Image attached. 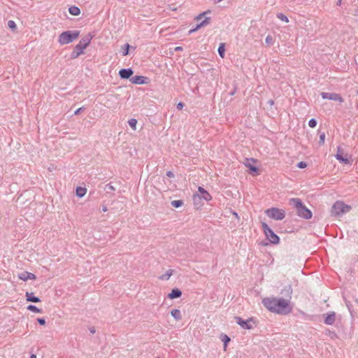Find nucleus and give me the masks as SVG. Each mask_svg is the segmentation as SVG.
Returning <instances> with one entry per match:
<instances>
[{
	"instance_id": "nucleus-33",
	"label": "nucleus",
	"mask_w": 358,
	"mask_h": 358,
	"mask_svg": "<svg viewBox=\"0 0 358 358\" xmlns=\"http://www.w3.org/2000/svg\"><path fill=\"white\" fill-rule=\"evenodd\" d=\"M265 42L267 45H271L273 43V37L271 35H268L266 37Z\"/></svg>"
},
{
	"instance_id": "nucleus-2",
	"label": "nucleus",
	"mask_w": 358,
	"mask_h": 358,
	"mask_svg": "<svg viewBox=\"0 0 358 358\" xmlns=\"http://www.w3.org/2000/svg\"><path fill=\"white\" fill-rule=\"evenodd\" d=\"M92 38L93 35L90 33L83 37L80 42L75 46L71 54V57L72 59H76L83 54V50L89 45Z\"/></svg>"
},
{
	"instance_id": "nucleus-23",
	"label": "nucleus",
	"mask_w": 358,
	"mask_h": 358,
	"mask_svg": "<svg viewBox=\"0 0 358 358\" xmlns=\"http://www.w3.org/2000/svg\"><path fill=\"white\" fill-rule=\"evenodd\" d=\"M86 189L84 188V187H78L76 188V195L79 197V198H81L83 196H85V194H86Z\"/></svg>"
},
{
	"instance_id": "nucleus-12",
	"label": "nucleus",
	"mask_w": 358,
	"mask_h": 358,
	"mask_svg": "<svg viewBox=\"0 0 358 358\" xmlns=\"http://www.w3.org/2000/svg\"><path fill=\"white\" fill-rule=\"evenodd\" d=\"M134 73L131 69H122L119 71V76L122 79H129Z\"/></svg>"
},
{
	"instance_id": "nucleus-14",
	"label": "nucleus",
	"mask_w": 358,
	"mask_h": 358,
	"mask_svg": "<svg viewBox=\"0 0 358 358\" xmlns=\"http://www.w3.org/2000/svg\"><path fill=\"white\" fill-rule=\"evenodd\" d=\"M18 278L20 280L26 281L27 280H35L36 278V276L35 274H34L32 273H29L28 271H24V272L18 274Z\"/></svg>"
},
{
	"instance_id": "nucleus-1",
	"label": "nucleus",
	"mask_w": 358,
	"mask_h": 358,
	"mask_svg": "<svg viewBox=\"0 0 358 358\" xmlns=\"http://www.w3.org/2000/svg\"><path fill=\"white\" fill-rule=\"evenodd\" d=\"M262 303L267 310L278 315H286L292 311L289 299L268 297L262 299Z\"/></svg>"
},
{
	"instance_id": "nucleus-25",
	"label": "nucleus",
	"mask_w": 358,
	"mask_h": 358,
	"mask_svg": "<svg viewBox=\"0 0 358 358\" xmlns=\"http://www.w3.org/2000/svg\"><path fill=\"white\" fill-rule=\"evenodd\" d=\"M27 308V310H29L31 312H34V313H42L41 309L38 308L36 306H34V305H29Z\"/></svg>"
},
{
	"instance_id": "nucleus-36",
	"label": "nucleus",
	"mask_w": 358,
	"mask_h": 358,
	"mask_svg": "<svg viewBox=\"0 0 358 358\" xmlns=\"http://www.w3.org/2000/svg\"><path fill=\"white\" fill-rule=\"evenodd\" d=\"M308 125L311 128H314L317 125V120L314 118H312L308 122Z\"/></svg>"
},
{
	"instance_id": "nucleus-9",
	"label": "nucleus",
	"mask_w": 358,
	"mask_h": 358,
	"mask_svg": "<svg viewBox=\"0 0 358 358\" xmlns=\"http://www.w3.org/2000/svg\"><path fill=\"white\" fill-rule=\"evenodd\" d=\"M235 320H236V322L243 329H252V325L251 324L252 319L244 320L241 317L236 316V317H235Z\"/></svg>"
},
{
	"instance_id": "nucleus-19",
	"label": "nucleus",
	"mask_w": 358,
	"mask_h": 358,
	"mask_svg": "<svg viewBox=\"0 0 358 358\" xmlns=\"http://www.w3.org/2000/svg\"><path fill=\"white\" fill-rule=\"evenodd\" d=\"M289 203L294 206L297 210L303 205L301 200L299 198L291 199Z\"/></svg>"
},
{
	"instance_id": "nucleus-45",
	"label": "nucleus",
	"mask_w": 358,
	"mask_h": 358,
	"mask_svg": "<svg viewBox=\"0 0 358 358\" xmlns=\"http://www.w3.org/2000/svg\"><path fill=\"white\" fill-rule=\"evenodd\" d=\"M102 210L103 212H106L108 210V208L106 206H102Z\"/></svg>"
},
{
	"instance_id": "nucleus-34",
	"label": "nucleus",
	"mask_w": 358,
	"mask_h": 358,
	"mask_svg": "<svg viewBox=\"0 0 358 358\" xmlns=\"http://www.w3.org/2000/svg\"><path fill=\"white\" fill-rule=\"evenodd\" d=\"M8 27L12 30H15L16 29V24L13 20H9L8 22Z\"/></svg>"
},
{
	"instance_id": "nucleus-43",
	"label": "nucleus",
	"mask_w": 358,
	"mask_h": 358,
	"mask_svg": "<svg viewBox=\"0 0 358 358\" xmlns=\"http://www.w3.org/2000/svg\"><path fill=\"white\" fill-rule=\"evenodd\" d=\"M182 48L181 46H177L175 48V51H176V52L182 51Z\"/></svg>"
},
{
	"instance_id": "nucleus-32",
	"label": "nucleus",
	"mask_w": 358,
	"mask_h": 358,
	"mask_svg": "<svg viewBox=\"0 0 358 358\" xmlns=\"http://www.w3.org/2000/svg\"><path fill=\"white\" fill-rule=\"evenodd\" d=\"M319 134H320L319 143H320V145H323L324 143L325 133L319 131Z\"/></svg>"
},
{
	"instance_id": "nucleus-21",
	"label": "nucleus",
	"mask_w": 358,
	"mask_h": 358,
	"mask_svg": "<svg viewBox=\"0 0 358 358\" xmlns=\"http://www.w3.org/2000/svg\"><path fill=\"white\" fill-rule=\"evenodd\" d=\"M69 12L71 15L77 16L80 13V10L76 6H72L69 8Z\"/></svg>"
},
{
	"instance_id": "nucleus-35",
	"label": "nucleus",
	"mask_w": 358,
	"mask_h": 358,
	"mask_svg": "<svg viewBox=\"0 0 358 358\" xmlns=\"http://www.w3.org/2000/svg\"><path fill=\"white\" fill-rule=\"evenodd\" d=\"M115 187L110 183L106 185V190L108 194L110 193V192L115 191Z\"/></svg>"
},
{
	"instance_id": "nucleus-4",
	"label": "nucleus",
	"mask_w": 358,
	"mask_h": 358,
	"mask_svg": "<svg viewBox=\"0 0 358 358\" xmlns=\"http://www.w3.org/2000/svg\"><path fill=\"white\" fill-rule=\"evenodd\" d=\"M351 210V206L344 203L343 201H336L331 208V215L334 216H341L348 213Z\"/></svg>"
},
{
	"instance_id": "nucleus-20",
	"label": "nucleus",
	"mask_w": 358,
	"mask_h": 358,
	"mask_svg": "<svg viewBox=\"0 0 358 358\" xmlns=\"http://www.w3.org/2000/svg\"><path fill=\"white\" fill-rule=\"evenodd\" d=\"M26 299L27 301L34 303H38L41 301V299L38 296H35L33 292H27Z\"/></svg>"
},
{
	"instance_id": "nucleus-10",
	"label": "nucleus",
	"mask_w": 358,
	"mask_h": 358,
	"mask_svg": "<svg viewBox=\"0 0 358 358\" xmlns=\"http://www.w3.org/2000/svg\"><path fill=\"white\" fill-rule=\"evenodd\" d=\"M297 214L299 217H303L304 219H310L312 217L311 211L307 208L304 205H303L298 210Z\"/></svg>"
},
{
	"instance_id": "nucleus-16",
	"label": "nucleus",
	"mask_w": 358,
	"mask_h": 358,
	"mask_svg": "<svg viewBox=\"0 0 358 358\" xmlns=\"http://www.w3.org/2000/svg\"><path fill=\"white\" fill-rule=\"evenodd\" d=\"M335 157H336V159L338 160L340 162H342L345 164H350V160L347 157H343L342 155V154L341 153L340 147H338L337 153L335 155Z\"/></svg>"
},
{
	"instance_id": "nucleus-27",
	"label": "nucleus",
	"mask_w": 358,
	"mask_h": 358,
	"mask_svg": "<svg viewBox=\"0 0 358 358\" xmlns=\"http://www.w3.org/2000/svg\"><path fill=\"white\" fill-rule=\"evenodd\" d=\"M171 204L174 208H179L183 205V201L182 200H174L171 201Z\"/></svg>"
},
{
	"instance_id": "nucleus-30",
	"label": "nucleus",
	"mask_w": 358,
	"mask_h": 358,
	"mask_svg": "<svg viewBox=\"0 0 358 358\" xmlns=\"http://www.w3.org/2000/svg\"><path fill=\"white\" fill-rule=\"evenodd\" d=\"M128 124L134 130H136V124H137V120L136 119L131 118V119L129 120Z\"/></svg>"
},
{
	"instance_id": "nucleus-38",
	"label": "nucleus",
	"mask_w": 358,
	"mask_h": 358,
	"mask_svg": "<svg viewBox=\"0 0 358 358\" xmlns=\"http://www.w3.org/2000/svg\"><path fill=\"white\" fill-rule=\"evenodd\" d=\"M246 166H248L251 171H252L254 172H257L258 171V168L255 166H252V165H250V164H246Z\"/></svg>"
},
{
	"instance_id": "nucleus-48",
	"label": "nucleus",
	"mask_w": 358,
	"mask_h": 358,
	"mask_svg": "<svg viewBox=\"0 0 358 358\" xmlns=\"http://www.w3.org/2000/svg\"><path fill=\"white\" fill-rule=\"evenodd\" d=\"M269 103H270L271 104H273V101L271 100V101H269Z\"/></svg>"
},
{
	"instance_id": "nucleus-40",
	"label": "nucleus",
	"mask_w": 358,
	"mask_h": 358,
	"mask_svg": "<svg viewBox=\"0 0 358 358\" xmlns=\"http://www.w3.org/2000/svg\"><path fill=\"white\" fill-rule=\"evenodd\" d=\"M85 108L84 107H80L79 108H78L75 112H74V115H78L80 113H81L82 111H83Z\"/></svg>"
},
{
	"instance_id": "nucleus-44",
	"label": "nucleus",
	"mask_w": 358,
	"mask_h": 358,
	"mask_svg": "<svg viewBox=\"0 0 358 358\" xmlns=\"http://www.w3.org/2000/svg\"><path fill=\"white\" fill-rule=\"evenodd\" d=\"M89 329L91 334H94L96 332L95 328L94 327H90Z\"/></svg>"
},
{
	"instance_id": "nucleus-18",
	"label": "nucleus",
	"mask_w": 358,
	"mask_h": 358,
	"mask_svg": "<svg viewBox=\"0 0 358 358\" xmlns=\"http://www.w3.org/2000/svg\"><path fill=\"white\" fill-rule=\"evenodd\" d=\"M181 295L182 292L178 288H174L172 289L171 292L169 294L168 297L173 299L180 297Z\"/></svg>"
},
{
	"instance_id": "nucleus-15",
	"label": "nucleus",
	"mask_w": 358,
	"mask_h": 358,
	"mask_svg": "<svg viewBox=\"0 0 358 358\" xmlns=\"http://www.w3.org/2000/svg\"><path fill=\"white\" fill-rule=\"evenodd\" d=\"M336 321V313L334 312H331L327 314L324 317V322L327 325H332L335 323Z\"/></svg>"
},
{
	"instance_id": "nucleus-3",
	"label": "nucleus",
	"mask_w": 358,
	"mask_h": 358,
	"mask_svg": "<svg viewBox=\"0 0 358 358\" xmlns=\"http://www.w3.org/2000/svg\"><path fill=\"white\" fill-rule=\"evenodd\" d=\"M80 31L78 30L63 31L59 35L58 42L60 45H66L78 38Z\"/></svg>"
},
{
	"instance_id": "nucleus-46",
	"label": "nucleus",
	"mask_w": 358,
	"mask_h": 358,
	"mask_svg": "<svg viewBox=\"0 0 358 358\" xmlns=\"http://www.w3.org/2000/svg\"><path fill=\"white\" fill-rule=\"evenodd\" d=\"M30 358H36V355L34 354H31Z\"/></svg>"
},
{
	"instance_id": "nucleus-6",
	"label": "nucleus",
	"mask_w": 358,
	"mask_h": 358,
	"mask_svg": "<svg viewBox=\"0 0 358 358\" xmlns=\"http://www.w3.org/2000/svg\"><path fill=\"white\" fill-rule=\"evenodd\" d=\"M211 11L210 10H207V11H205L203 12V13H201L199 14L196 17V20L199 22V23H198L196 24V26L194 28V29H192L189 31V34H192L193 32H195L196 30H198L199 28L201 27H205L206 25H208L209 23H210V17H206V15L208 14V13H210Z\"/></svg>"
},
{
	"instance_id": "nucleus-11",
	"label": "nucleus",
	"mask_w": 358,
	"mask_h": 358,
	"mask_svg": "<svg viewBox=\"0 0 358 358\" xmlns=\"http://www.w3.org/2000/svg\"><path fill=\"white\" fill-rule=\"evenodd\" d=\"M280 294L282 295V298L289 299V302L291 303V299L292 295V287L291 285H287L283 287L280 292Z\"/></svg>"
},
{
	"instance_id": "nucleus-31",
	"label": "nucleus",
	"mask_w": 358,
	"mask_h": 358,
	"mask_svg": "<svg viewBox=\"0 0 358 358\" xmlns=\"http://www.w3.org/2000/svg\"><path fill=\"white\" fill-rule=\"evenodd\" d=\"M276 16H277V17L279 20H282V21H283L285 22H289L288 17L285 15H284L283 13H278Z\"/></svg>"
},
{
	"instance_id": "nucleus-7",
	"label": "nucleus",
	"mask_w": 358,
	"mask_h": 358,
	"mask_svg": "<svg viewBox=\"0 0 358 358\" xmlns=\"http://www.w3.org/2000/svg\"><path fill=\"white\" fill-rule=\"evenodd\" d=\"M267 216L275 220H282L285 217V211L278 208H271L265 211Z\"/></svg>"
},
{
	"instance_id": "nucleus-42",
	"label": "nucleus",
	"mask_w": 358,
	"mask_h": 358,
	"mask_svg": "<svg viewBox=\"0 0 358 358\" xmlns=\"http://www.w3.org/2000/svg\"><path fill=\"white\" fill-rule=\"evenodd\" d=\"M166 176H167L168 177L171 178V177H173V176H174V174H173V172H171V171H168V172L166 173Z\"/></svg>"
},
{
	"instance_id": "nucleus-37",
	"label": "nucleus",
	"mask_w": 358,
	"mask_h": 358,
	"mask_svg": "<svg viewBox=\"0 0 358 358\" xmlns=\"http://www.w3.org/2000/svg\"><path fill=\"white\" fill-rule=\"evenodd\" d=\"M307 166V164L304 162H300L297 164V167L300 169H304Z\"/></svg>"
},
{
	"instance_id": "nucleus-49",
	"label": "nucleus",
	"mask_w": 358,
	"mask_h": 358,
	"mask_svg": "<svg viewBox=\"0 0 358 358\" xmlns=\"http://www.w3.org/2000/svg\"><path fill=\"white\" fill-rule=\"evenodd\" d=\"M341 3V0H339V1H338V3Z\"/></svg>"
},
{
	"instance_id": "nucleus-28",
	"label": "nucleus",
	"mask_w": 358,
	"mask_h": 358,
	"mask_svg": "<svg viewBox=\"0 0 358 358\" xmlns=\"http://www.w3.org/2000/svg\"><path fill=\"white\" fill-rule=\"evenodd\" d=\"M224 43H220L218 48V53L222 58L224 57Z\"/></svg>"
},
{
	"instance_id": "nucleus-5",
	"label": "nucleus",
	"mask_w": 358,
	"mask_h": 358,
	"mask_svg": "<svg viewBox=\"0 0 358 358\" xmlns=\"http://www.w3.org/2000/svg\"><path fill=\"white\" fill-rule=\"evenodd\" d=\"M262 227L264 233L270 243L275 245L278 244L280 242L279 236L273 232L268 225L265 222H262Z\"/></svg>"
},
{
	"instance_id": "nucleus-24",
	"label": "nucleus",
	"mask_w": 358,
	"mask_h": 358,
	"mask_svg": "<svg viewBox=\"0 0 358 358\" xmlns=\"http://www.w3.org/2000/svg\"><path fill=\"white\" fill-rule=\"evenodd\" d=\"M131 48V46L129 45V43H126L124 44L122 47V55L123 56H126L129 54V48Z\"/></svg>"
},
{
	"instance_id": "nucleus-29",
	"label": "nucleus",
	"mask_w": 358,
	"mask_h": 358,
	"mask_svg": "<svg viewBox=\"0 0 358 358\" xmlns=\"http://www.w3.org/2000/svg\"><path fill=\"white\" fill-rule=\"evenodd\" d=\"M173 273V270L169 269L166 272L165 274H164L162 276H161L162 280H169L170 277L171 276Z\"/></svg>"
},
{
	"instance_id": "nucleus-17",
	"label": "nucleus",
	"mask_w": 358,
	"mask_h": 358,
	"mask_svg": "<svg viewBox=\"0 0 358 358\" xmlns=\"http://www.w3.org/2000/svg\"><path fill=\"white\" fill-rule=\"evenodd\" d=\"M199 192L201 193V198L205 201H208L212 199L211 195L203 187H199Z\"/></svg>"
},
{
	"instance_id": "nucleus-8",
	"label": "nucleus",
	"mask_w": 358,
	"mask_h": 358,
	"mask_svg": "<svg viewBox=\"0 0 358 358\" xmlns=\"http://www.w3.org/2000/svg\"><path fill=\"white\" fill-rule=\"evenodd\" d=\"M321 96L324 99L338 101L341 103L343 102V99L341 96L339 94L337 93L322 92Z\"/></svg>"
},
{
	"instance_id": "nucleus-41",
	"label": "nucleus",
	"mask_w": 358,
	"mask_h": 358,
	"mask_svg": "<svg viewBox=\"0 0 358 358\" xmlns=\"http://www.w3.org/2000/svg\"><path fill=\"white\" fill-rule=\"evenodd\" d=\"M183 106H184V103H182V102H179V103L177 104L176 108H177V109H178V110H182V108H183Z\"/></svg>"
},
{
	"instance_id": "nucleus-22",
	"label": "nucleus",
	"mask_w": 358,
	"mask_h": 358,
	"mask_svg": "<svg viewBox=\"0 0 358 358\" xmlns=\"http://www.w3.org/2000/svg\"><path fill=\"white\" fill-rule=\"evenodd\" d=\"M171 315L176 320H180L182 319V315L180 310L178 309H173L171 312Z\"/></svg>"
},
{
	"instance_id": "nucleus-13",
	"label": "nucleus",
	"mask_w": 358,
	"mask_h": 358,
	"mask_svg": "<svg viewBox=\"0 0 358 358\" xmlns=\"http://www.w3.org/2000/svg\"><path fill=\"white\" fill-rule=\"evenodd\" d=\"M147 80H148V78L144 77L143 76H135L130 78V81L133 84H138V85L146 84Z\"/></svg>"
},
{
	"instance_id": "nucleus-26",
	"label": "nucleus",
	"mask_w": 358,
	"mask_h": 358,
	"mask_svg": "<svg viewBox=\"0 0 358 358\" xmlns=\"http://www.w3.org/2000/svg\"><path fill=\"white\" fill-rule=\"evenodd\" d=\"M222 341L224 343V348H227L228 343L230 341V338L226 334H221Z\"/></svg>"
},
{
	"instance_id": "nucleus-39",
	"label": "nucleus",
	"mask_w": 358,
	"mask_h": 358,
	"mask_svg": "<svg viewBox=\"0 0 358 358\" xmlns=\"http://www.w3.org/2000/svg\"><path fill=\"white\" fill-rule=\"evenodd\" d=\"M37 321L40 325L45 324V320L44 318H38Z\"/></svg>"
},
{
	"instance_id": "nucleus-47",
	"label": "nucleus",
	"mask_w": 358,
	"mask_h": 358,
	"mask_svg": "<svg viewBox=\"0 0 358 358\" xmlns=\"http://www.w3.org/2000/svg\"><path fill=\"white\" fill-rule=\"evenodd\" d=\"M234 215L236 217H238V213H234Z\"/></svg>"
}]
</instances>
